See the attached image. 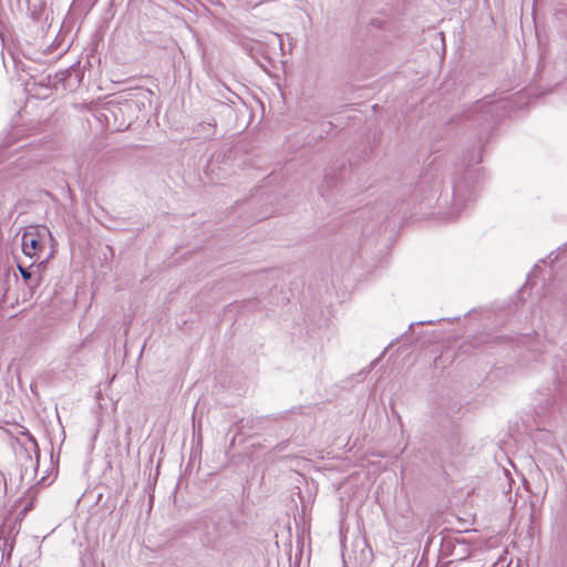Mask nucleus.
I'll return each instance as SVG.
<instances>
[{"instance_id":"nucleus-11","label":"nucleus","mask_w":567,"mask_h":567,"mask_svg":"<svg viewBox=\"0 0 567 567\" xmlns=\"http://www.w3.org/2000/svg\"><path fill=\"white\" fill-rule=\"evenodd\" d=\"M18 268H19V271H20L22 278L25 281H28L32 278V271L30 270V268L22 267L21 265H19Z\"/></svg>"},{"instance_id":"nucleus-18","label":"nucleus","mask_w":567,"mask_h":567,"mask_svg":"<svg viewBox=\"0 0 567 567\" xmlns=\"http://www.w3.org/2000/svg\"><path fill=\"white\" fill-rule=\"evenodd\" d=\"M45 80H47V82H48V83H45V82L43 81V82H40V85L48 86V85L50 84V81H51V80H50V76H48Z\"/></svg>"},{"instance_id":"nucleus-5","label":"nucleus","mask_w":567,"mask_h":567,"mask_svg":"<svg viewBox=\"0 0 567 567\" xmlns=\"http://www.w3.org/2000/svg\"><path fill=\"white\" fill-rule=\"evenodd\" d=\"M441 554L450 556L455 560H464L472 554V544L464 539L454 536L453 534H441Z\"/></svg>"},{"instance_id":"nucleus-10","label":"nucleus","mask_w":567,"mask_h":567,"mask_svg":"<svg viewBox=\"0 0 567 567\" xmlns=\"http://www.w3.org/2000/svg\"><path fill=\"white\" fill-rule=\"evenodd\" d=\"M277 528L278 529H281V530H286L288 533H291L292 532V526H291V517L288 513H286L285 515H282L278 520H277Z\"/></svg>"},{"instance_id":"nucleus-9","label":"nucleus","mask_w":567,"mask_h":567,"mask_svg":"<svg viewBox=\"0 0 567 567\" xmlns=\"http://www.w3.org/2000/svg\"><path fill=\"white\" fill-rule=\"evenodd\" d=\"M21 434L25 436L28 443L30 444V446H25V451L32 450L35 454L37 460H39L40 449L35 437L28 430L21 432Z\"/></svg>"},{"instance_id":"nucleus-3","label":"nucleus","mask_w":567,"mask_h":567,"mask_svg":"<svg viewBox=\"0 0 567 567\" xmlns=\"http://www.w3.org/2000/svg\"><path fill=\"white\" fill-rule=\"evenodd\" d=\"M51 233L45 226H31L25 229L22 235V251L27 257L40 259V255L44 249V240Z\"/></svg>"},{"instance_id":"nucleus-1","label":"nucleus","mask_w":567,"mask_h":567,"mask_svg":"<svg viewBox=\"0 0 567 567\" xmlns=\"http://www.w3.org/2000/svg\"><path fill=\"white\" fill-rule=\"evenodd\" d=\"M512 110V103L507 99L491 100L488 96L483 100L476 101L466 111V117L477 123L485 125V131L491 127L502 117H504Z\"/></svg>"},{"instance_id":"nucleus-21","label":"nucleus","mask_w":567,"mask_h":567,"mask_svg":"<svg viewBox=\"0 0 567 567\" xmlns=\"http://www.w3.org/2000/svg\"><path fill=\"white\" fill-rule=\"evenodd\" d=\"M58 528H59V526H58V527L52 528V529H51V533H54Z\"/></svg>"},{"instance_id":"nucleus-8","label":"nucleus","mask_w":567,"mask_h":567,"mask_svg":"<svg viewBox=\"0 0 567 567\" xmlns=\"http://www.w3.org/2000/svg\"><path fill=\"white\" fill-rule=\"evenodd\" d=\"M12 534H0V563L7 558H10L13 550V537Z\"/></svg>"},{"instance_id":"nucleus-15","label":"nucleus","mask_w":567,"mask_h":567,"mask_svg":"<svg viewBox=\"0 0 567 567\" xmlns=\"http://www.w3.org/2000/svg\"><path fill=\"white\" fill-rule=\"evenodd\" d=\"M427 176H429V173H425L422 177H421V181H420V184H419V187L421 188L424 184L427 183Z\"/></svg>"},{"instance_id":"nucleus-12","label":"nucleus","mask_w":567,"mask_h":567,"mask_svg":"<svg viewBox=\"0 0 567 567\" xmlns=\"http://www.w3.org/2000/svg\"><path fill=\"white\" fill-rule=\"evenodd\" d=\"M306 536H310V534H297V545L299 547H302L305 545V542H306Z\"/></svg>"},{"instance_id":"nucleus-16","label":"nucleus","mask_w":567,"mask_h":567,"mask_svg":"<svg viewBox=\"0 0 567 567\" xmlns=\"http://www.w3.org/2000/svg\"><path fill=\"white\" fill-rule=\"evenodd\" d=\"M236 426L238 429V432L244 427V420H239V422L236 423Z\"/></svg>"},{"instance_id":"nucleus-13","label":"nucleus","mask_w":567,"mask_h":567,"mask_svg":"<svg viewBox=\"0 0 567 567\" xmlns=\"http://www.w3.org/2000/svg\"><path fill=\"white\" fill-rule=\"evenodd\" d=\"M441 532H460V530H458V529H454V528H451V527L445 526V527H443V528L441 529ZM462 532H471V533H474V532H478V529H476V528H466V529H463Z\"/></svg>"},{"instance_id":"nucleus-19","label":"nucleus","mask_w":567,"mask_h":567,"mask_svg":"<svg viewBox=\"0 0 567 567\" xmlns=\"http://www.w3.org/2000/svg\"><path fill=\"white\" fill-rule=\"evenodd\" d=\"M379 359H375L374 361L371 362V368H373L377 363H378Z\"/></svg>"},{"instance_id":"nucleus-4","label":"nucleus","mask_w":567,"mask_h":567,"mask_svg":"<svg viewBox=\"0 0 567 567\" xmlns=\"http://www.w3.org/2000/svg\"><path fill=\"white\" fill-rule=\"evenodd\" d=\"M480 169L467 167L463 173L457 175L453 181V198L454 205L458 206L467 199L478 183Z\"/></svg>"},{"instance_id":"nucleus-6","label":"nucleus","mask_w":567,"mask_h":567,"mask_svg":"<svg viewBox=\"0 0 567 567\" xmlns=\"http://www.w3.org/2000/svg\"><path fill=\"white\" fill-rule=\"evenodd\" d=\"M29 507L25 506L18 513H9L4 518L0 526V532H19L21 527V522L24 518Z\"/></svg>"},{"instance_id":"nucleus-17","label":"nucleus","mask_w":567,"mask_h":567,"mask_svg":"<svg viewBox=\"0 0 567 567\" xmlns=\"http://www.w3.org/2000/svg\"><path fill=\"white\" fill-rule=\"evenodd\" d=\"M514 536H519V537H520V536H523V533L514 534ZM524 536H525L526 538H528L529 540H532V536H533V534H524Z\"/></svg>"},{"instance_id":"nucleus-14","label":"nucleus","mask_w":567,"mask_h":567,"mask_svg":"<svg viewBox=\"0 0 567 567\" xmlns=\"http://www.w3.org/2000/svg\"><path fill=\"white\" fill-rule=\"evenodd\" d=\"M64 527L68 528V529H70V528L75 529L73 519L72 518L65 519Z\"/></svg>"},{"instance_id":"nucleus-7","label":"nucleus","mask_w":567,"mask_h":567,"mask_svg":"<svg viewBox=\"0 0 567 567\" xmlns=\"http://www.w3.org/2000/svg\"><path fill=\"white\" fill-rule=\"evenodd\" d=\"M302 507L301 512H299L297 515H293V523L296 532H310L311 528V518L310 515L307 513L306 505L303 503V499L301 498Z\"/></svg>"},{"instance_id":"nucleus-22","label":"nucleus","mask_w":567,"mask_h":567,"mask_svg":"<svg viewBox=\"0 0 567 567\" xmlns=\"http://www.w3.org/2000/svg\"><path fill=\"white\" fill-rule=\"evenodd\" d=\"M327 125L329 126V128L332 127V123L331 122L327 123Z\"/></svg>"},{"instance_id":"nucleus-20","label":"nucleus","mask_w":567,"mask_h":567,"mask_svg":"<svg viewBox=\"0 0 567 567\" xmlns=\"http://www.w3.org/2000/svg\"><path fill=\"white\" fill-rule=\"evenodd\" d=\"M432 322H433V321H427V322H425V321H420V322H417V324L432 323Z\"/></svg>"},{"instance_id":"nucleus-2","label":"nucleus","mask_w":567,"mask_h":567,"mask_svg":"<svg viewBox=\"0 0 567 567\" xmlns=\"http://www.w3.org/2000/svg\"><path fill=\"white\" fill-rule=\"evenodd\" d=\"M343 564L353 563L357 567H367L373 559V551L365 534H340Z\"/></svg>"}]
</instances>
